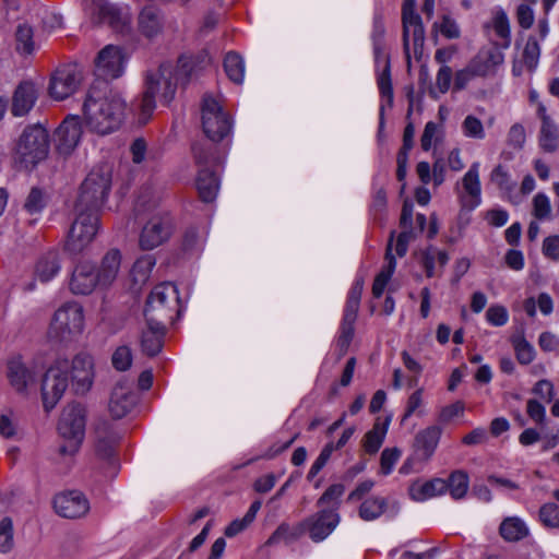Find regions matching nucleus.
<instances>
[{
  "label": "nucleus",
  "instance_id": "obj_39",
  "mask_svg": "<svg viewBox=\"0 0 559 559\" xmlns=\"http://www.w3.org/2000/svg\"><path fill=\"white\" fill-rule=\"evenodd\" d=\"M448 489L453 499L463 498L468 489V475L465 471L457 469L450 474L447 481Z\"/></svg>",
  "mask_w": 559,
  "mask_h": 559
},
{
  "label": "nucleus",
  "instance_id": "obj_41",
  "mask_svg": "<svg viewBox=\"0 0 559 559\" xmlns=\"http://www.w3.org/2000/svg\"><path fill=\"white\" fill-rule=\"evenodd\" d=\"M492 24L497 36L501 39L499 47L508 48L511 44L510 23L503 10L496 12Z\"/></svg>",
  "mask_w": 559,
  "mask_h": 559
},
{
  "label": "nucleus",
  "instance_id": "obj_32",
  "mask_svg": "<svg viewBox=\"0 0 559 559\" xmlns=\"http://www.w3.org/2000/svg\"><path fill=\"white\" fill-rule=\"evenodd\" d=\"M499 532L507 542H519L528 535L526 524L516 516L504 519L500 524Z\"/></svg>",
  "mask_w": 559,
  "mask_h": 559
},
{
  "label": "nucleus",
  "instance_id": "obj_57",
  "mask_svg": "<svg viewBox=\"0 0 559 559\" xmlns=\"http://www.w3.org/2000/svg\"><path fill=\"white\" fill-rule=\"evenodd\" d=\"M463 131L465 135L471 138L483 139L485 136L481 121L472 115L464 119Z\"/></svg>",
  "mask_w": 559,
  "mask_h": 559
},
{
  "label": "nucleus",
  "instance_id": "obj_15",
  "mask_svg": "<svg viewBox=\"0 0 559 559\" xmlns=\"http://www.w3.org/2000/svg\"><path fill=\"white\" fill-rule=\"evenodd\" d=\"M53 509L64 519H80L90 510V502L85 495L79 490L63 491L55 496Z\"/></svg>",
  "mask_w": 559,
  "mask_h": 559
},
{
  "label": "nucleus",
  "instance_id": "obj_29",
  "mask_svg": "<svg viewBox=\"0 0 559 559\" xmlns=\"http://www.w3.org/2000/svg\"><path fill=\"white\" fill-rule=\"evenodd\" d=\"M463 187L471 197V201H463V206L474 210L480 203V182L478 176V163H474L463 177Z\"/></svg>",
  "mask_w": 559,
  "mask_h": 559
},
{
  "label": "nucleus",
  "instance_id": "obj_35",
  "mask_svg": "<svg viewBox=\"0 0 559 559\" xmlns=\"http://www.w3.org/2000/svg\"><path fill=\"white\" fill-rule=\"evenodd\" d=\"M191 148L195 164L200 168H210V166L218 163L215 147L212 144L194 142Z\"/></svg>",
  "mask_w": 559,
  "mask_h": 559
},
{
  "label": "nucleus",
  "instance_id": "obj_27",
  "mask_svg": "<svg viewBox=\"0 0 559 559\" xmlns=\"http://www.w3.org/2000/svg\"><path fill=\"white\" fill-rule=\"evenodd\" d=\"M442 429L438 426H430L419 431L415 437V447L424 460H428L435 452Z\"/></svg>",
  "mask_w": 559,
  "mask_h": 559
},
{
  "label": "nucleus",
  "instance_id": "obj_3",
  "mask_svg": "<svg viewBox=\"0 0 559 559\" xmlns=\"http://www.w3.org/2000/svg\"><path fill=\"white\" fill-rule=\"evenodd\" d=\"M126 100L104 81L93 83L83 103L85 124L90 131L99 135L109 134L121 126Z\"/></svg>",
  "mask_w": 559,
  "mask_h": 559
},
{
  "label": "nucleus",
  "instance_id": "obj_51",
  "mask_svg": "<svg viewBox=\"0 0 559 559\" xmlns=\"http://www.w3.org/2000/svg\"><path fill=\"white\" fill-rule=\"evenodd\" d=\"M551 206L548 197L545 193H537L533 199V215L537 219H546L549 217Z\"/></svg>",
  "mask_w": 559,
  "mask_h": 559
},
{
  "label": "nucleus",
  "instance_id": "obj_52",
  "mask_svg": "<svg viewBox=\"0 0 559 559\" xmlns=\"http://www.w3.org/2000/svg\"><path fill=\"white\" fill-rule=\"evenodd\" d=\"M433 29L440 31V33L448 39L459 38L461 35L460 28L456 22L449 15H443L440 24L435 23Z\"/></svg>",
  "mask_w": 559,
  "mask_h": 559
},
{
  "label": "nucleus",
  "instance_id": "obj_55",
  "mask_svg": "<svg viewBox=\"0 0 559 559\" xmlns=\"http://www.w3.org/2000/svg\"><path fill=\"white\" fill-rule=\"evenodd\" d=\"M490 180L501 190L511 191L514 183L510 179V175L502 165H498L490 174Z\"/></svg>",
  "mask_w": 559,
  "mask_h": 559
},
{
  "label": "nucleus",
  "instance_id": "obj_25",
  "mask_svg": "<svg viewBox=\"0 0 559 559\" xmlns=\"http://www.w3.org/2000/svg\"><path fill=\"white\" fill-rule=\"evenodd\" d=\"M60 269L59 252L57 250H49L37 259L34 266V275L41 283H47L58 274Z\"/></svg>",
  "mask_w": 559,
  "mask_h": 559
},
{
  "label": "nucleus",
  "instance_id": "obj_7",
  "mask_svg": "<svg viewBox=\"0 0 559 559\" xmlns=\"http://www.w3.org/2000/svg\"><path fill=\"white\" fill-rule=\"evenodd\" d=\"M86 409L80 403L63 408L58 423V431L64 443L59 447L60 455H74L85 436Z\"/></svg>",
  "mask_w": 559,
  "mask_h": 559
},
{
  "label": "nucleus",
  "instance_id": "obj_18",
  "mask_svg": "<svg viewBox=\"0 0 559 559\" xmlns=\"http://www.w3.org/2000/svg\"><path fill=\"white\" fill-rule=\"evenodd\" d=\"M136 403L138 394L132 384L128 381H119L111 391L108 407L111 416L120 419L127 416Z\"/></svg>",
  "mask_w": 559,
  "mask_h": 559
},
{
  "label": "nucleus",
  "instance_id": "obj_31",
  "mask_svg": "<svg viewBox=\"0 0 559 559\" xmlns=\"http://www.w3.org/2000/svg\"><path fill=\"white\" fill-rule=\"evenodd\" d=\"M120 252L116 249L108 251L103 258L100 267L96 272L102 286H108L114 282L120 266Z\"/></svg>",
  "mask_w": 559,
  "mask_h": 559
},
{
  "label": "nucleus",
  "instance_id": "obj_28",
  "mask_svg": "<svg viewBox=\"0 0 559 559\" xmlns=\"http://www.w3.org/2000/svg\"><path fill=\"white\" fill-rule=\"evenodd\" d=\"M413 28V44L415 55L423 53L425 43V29L420 16H415L409 23H403V47L408 55L409 49V29Z\"/></svg>",
  "mask_w": 559,
  "mask_h": 559
},
{
  "label": "nucleus",
  "instance_id": "obj_23",
  "mask_svg": "<svg viewBox=\"0 0 559 559\" xmlns=\"http://www.w3.org/2000/svg\"><path fill=\"white\" fill-rule=\"evenodd\" d=\"M147 329L141 333V349L142 353L148 357H154L160 353L166 334V326L163 322L157 324L146 321Z\"/></svg>",
  "mask_w": 559,
  "mask_h": 559
},
{
  "label": "nucleus",
  "instance_id": "obj_1",
  "mask_svg": "<svg viewBox=\"0 0 559 559\" xmlns=\"http://www.w3.org/2000/svg\"><path fill=\"white\" fill-rule=\"evenodd\" d=\"M69 370L76 394H84L91 389L94 379V362L91 355L78 354L71 364L68 359H58L41 380V399L46 412H50L66 392L69 385Z\"/></svg>",
  "mask_w": 559,
  "mask_h": 559
},
{
  "label": "nucleus",
  "instance_id": "obj_58",
  "mask_svg": "<svg viewBox=\"0 0 559 559\" xmlns=\"http://www.w3.org/2000/svg\"><path fill=\"white\" fill-rule=\"evenodd\" d=\"M465 406L462 401H456L455 403L444 406L439 414L438 420L441 424H448L453 418L462 416L464 413Z\"/></svg>",
  "mask_w": 559,
  "mask_h": 559
},
{
  "label": "nucleus",
  "instance_id": "obj_60",
  "mask_svg": "<svg viewBox=\"0 0 559 559\" xmlns=\"http://www.w3.org/2000/svg\"><path fill=\"white\" fill-rule=\"evenodd\" d=\"M525 130L520 123L513 124L508 133V143L514 148H522L525 143Z\"/></svg>",
  "mask_w": 559,
  "mask_h": 559
},
{
  "label": "nucleus",
  "instance_id": "obj_26",
  "mask_svg": "<svg viewBox=\"0 0 559 559\" xmlns=\"http://www.w3.org/2000/svg\"><path fill=\"white\" fill-rule=\"evenodd\" d=\"M195 185L199 197L203 202L210 203L216 199L219 181L214 170L211 168H200Z\"/></svg>",
  "mask_w": 559,
  "mask_h": 559
},
{
  "label": "nucleus",
  "instance_id": "obj_59",
  "mask_svg": "<svg viewBox=\"0 0 559 559\" xmlns=\"http://www.w3.org/2000/svg\"><path fill=\"white\" fill-rule=\"evenodd\" d=\"M469 69L476 74V76H487L493 70L484 58V55L479 50L478 53L468 62Z\"/></svg>",
  "mask_w": 559,
  "mask_h": 559
},
{
  "label": "nucleus",
  "instance_id": "obj_13",
  "mask_svg": "<svg viewBox=\"0 0 559 559\" xmlns=\"http://www.w3.org/2000/svg\"><path fill=\"white\" fill-rule=\"evenodd\" d=\"M123 71V56L121 49L112 45L102 49L95 59L94 73L96 80L104 81L108 84L109 80L119 78Z\"/></svg>",
  "mask_w": 559,
  "mask_h": 559
},
{
  "label": "nucleus",
  "instance_id": "obj_43",
  "mask_svg": "<svg viewBox=\"0 0 559 559\" xmlns=\"http://www.w3.org/2000/svg\"><path fill=\"white\" fill-rule=\"evenodd\" d=\"M46 204L47 198L45 192L38 187H33L25 200L24 209L29 214H37L43 211Z\"/></svg>",
  "mask_w": 559,
  "mask_h": 559
},
{
  "label": "nucleus",
  "instance_id": "obj_12",
  "mask_svg": "<svg viewBox=\"0 0 559 559\" xmlns=\"http://www.w3.org/2000/svg\"><path fill=\"white\" fill-rule=\"evenodd\" d=\"M174 219L168 213L154 215L143 227L140 235V247L153 250L167 241L174 233Z\"/></svg>",
  "mask_w": 559,
  "mask_h": 559
},
{
  "label": "nucleus",
  "instance_id": "obj_61",
  "mask_svg": "<svg viewBox=\"0 0 559 559\" xmlns=\"http://www.w3.org/2000/svg\"><path fill=\"white\" fill-rule=\"evenodd\" d=\"M452 69L449 66H442L438 73H437V80L436 84L441 94H445L450 86L452 81Z\"/></svg>",
  "mask_w": 559,
  "mask_h": 559
},
{
  "label": "nucleus",
  "instance_id": "obj_46",
  "mask_svg": "<svg viewBox=\"0 0 559 559\" xmlns=\"http://www.w3.org/2000/svg\"><path fill=\"white\" fill-rule=\"evenodd\" d=\"M112 367L118 371H126L132 365V352L127 345H121L116 348L111 356Z\"/></svg>",
  "mask_w": 559,
  "mask_h": 559
},
{
  "label": "nucleus",
  "instance_id": "obj_49",
  "mask_svg": "<svg viewBox=\"0 0 559 559\" xmlns=\"http://www.w3.org/2000/svg\"><path fill=\"white\" fill-rule=\"evenodd\" d=\"M540 48L535 37H528L523 50V59L528 69H534L538 62Z\"/></svg>",
  "mask_w": 559,
  "mask_h": 559
},
{
  "label": "nucleus",
  "instance_id": "obj_22",
  "mask_svg": "<svg viewBox=\"0 0 559 559\" xmlns=\"http://www.w3.org/2000/svg\"><path fill=\"white\" fill-rule=\"evenodd\" d=\"M165 16L155 5L144 7L138 16V29L147 39H154L163 33Z\"/></svg>",
  "mask_w": 559,
  "mask_h": 559
},
{
  "label": "nucleus",
  "instance_id": "obj_5",
  "mask_svg": "<svg viewBox=\"0 0 559 559\" xmlns=\"http://www.w3.org/2000/svg\"><path fill=\"white\" fill-rule=\"evenodd\" d=\"M112 167L103 163L87 174L80 186L79 195L74 209L99 213L111 190Z\"/></svg>",
  "mask_w": 559,
  "mask_h": 559
},
{
  "label": "nucleus",
  "instance_id": "obj_56",
  "mask_svg": "<svg viewBox=\"0 0 559 559\" xmlns=\"http://www.w3.org/2000/svg\"><path fill=\"white\" fill-rule=\"evenodd\" d=\"M508 318L509 314L506 307L500 305L490 306L486 311L487 321L495 326L504 325Z\"/></svg>",
  "mask_w": 559,
  "mask_h": 559
},
{
  "label": "nucleus",
  "instance_id": "obj_21",
  "mask_svg": "<svg viewBox=\"0 0 559 559\" xmlns=\"http://www.w3.org/2000/svg\"><path fill=\"white\" fill-rule=\"evenodd\" d=\"M38 98V90L32 81H22L15 87L11 99V114L25 117L29 114Z\"/></svg>",
  "mask_w": 559,
  "mask_h": 559
},
{
  "label": "nucleus",
  "instance_id": "obj_19",
  "mask_svg": "<svg viewBox=\"0 0 559 559\" xmlns=\"http://www.w3.org/2000/svg\"><path fill=\"white\" fill-rule=\"evenodd\" d=\"M96 285H100V280L94 264L88 261L79 263L70 278V290L75 295H88Z\"/></svg>",
  "mask_w": 559,
  "mask_h": 559
},
{
  "label": "nucleus",
  "instance_id": "obj_24",
  "mask_svg": "<svg viewBox=\"0 0 559 559\" xmlns=\"http://www.w3.org/2000/svg\"><path fill=\"white\" fill-rule=\"evenodd\" d=\"M88 10L94 24L108 23L112 28L122 24L121 10L106 0H92Z\"/></svg>",
  "mask_w": 559,
  "mask_h": 559
},
{
  "label": "nucleus",
  "instance_id": "obj_54",
  "mask_svg": "<svg viewBox=\"0 0 559 559\" xmlns=\"http://www.w3.org/2000/svg\"><path fill=\"white\" fill-rule=\"evenodd\" d=\"M378 86L380 94L388 99L389 106H392L393 104V87H392V81L390 75V64L386 63L383 72L378 79Z\"/></svg>",
  "mask_w": 559,
  "mask_h": 559
},
{
  "label": "nucleus",
  "instance_id": "obj_33",
  "mask_svg": "<svg viewBox=\"0 0 559 559\" xmlns=\"http://www.w3.org/2000/svg\"><path fill=\"white\" fill-rule=\"evenodd\" d=\"M224 70L228 79L235 84H241L245 76V62L236 51H229L224 58Z\"/></svg>",
  "mask_w": 559,
  "mask_h": 559
},
{
  "label": "nucleus",
  "instance_id": "obj_14",
  "mask_svg": "<svg viewBox=\"0 0 559 559\" xmlns=\"http://www.w3.org/2000/svg\"><path fill=\"white\" fill-rule=\"evenodd\" d=\"M80 83V72L72 66H63L51 75L48 92L53 99L63 100L76 91Z\"/></svg>",
  "mask_w": 559,
  "mask_h": 559
},
{
  "label": "nucleus",
  "instance_id": "obj_62",
  "mask_svg": "<svg viewBox=\"0 0 559 559\" xmlns=\"http://www.w3.org/2000/svg\"><path fill=\"white\" fill-rule=\"evenodd\" d=\"M373 486H374V481L371 479L361 481L360 484H358L356 486V488L353 491L349 492L346 501L347 502H356V501L361 500L366 495H368L371 491Z\"/></svg>",
  "mask_w": 559,
  "mask_h": 559
},
{
  "label": "nucleus",
  "instance_id": "obj_45",
  "mask_svg": "<svg viewBox=\"0 0 559 559\" xmlns=\"http://www.w3.org/2000/svg\"><path fill=\"white\" fill-rule=\"evenodd\" d=\"M201 236L194 226L188 227L181 238L180 249L185 253H192L201 248Z\"/></svg>",
  "mask_w": 559,
  "mask_h": 559
},
{
  "label": "nucleus",
  "instance_id": "obj_44",
  "mask_svg": "<svg viewBox=\"0 0 559 559\" xmlns=\"http://www.w3.org/2000/svg\"><path fill=\"white\" fill-rule=\"evenodd\" d=\"M539 521L549 528H559V506L555 502H547L539 509Z\"/></svg>",
  "mask_w": 559,
  "mask_h": 559
},
{
  "label": "nucleus",
  "instance_id": "obj_38",
  "mask_svg": "<svg viewBox=\"0 0 559 559\" xmlns=\"http://www.w3.org/2000/svg\"><path fill=\"white\" fill-rule=\"evenodd\" d=\"M386 433V424L380 427V424H374L373 428L369 430L362 441L365 451L372 455L376 454L381 448Z\"/></svg>",
  "mask_w": 559,
  "mask_h": 559
},
{
  "label": "nucleus",
  "instance_id": "obj_53",
  "mask_svg": "<svg viewBox=\"0 0 559 559\" xmlns=\"http://www.w3.org/2000/svg\"><path fill=\"white\" fill-rule=\"evenodd\" d=\"M437 248L432 245L428 246L425 250L419 253V263L425 269L426 276H435V263H436Z\"/></svg>",
  "mask_w": 559,
  "mask_h": 559
},
{
  "label": "nucleus",
  "instance_id": "obj_34",
  "mask_svg": "<svg viewBox=\"0 0 559 559\" xmlns=\"http://www.w3.org/2000/svg\"><path fill=\"white\" fill-rule=\"evenodd\" d=\"M388 501L382 497H371L362 501L358 514L364 521H373L380 518L386 510Z\"/></svg>",
  "mask_w": 559,
  "mask_h": 559
},
{
  "label": "nucleus",
  "instance_id": "obj_36",
  "mask_svg": "<svg viewBox=\"0 0 559 559\" xmlns=\"http://www.w3.org/2000/svg\"><path fill=\"white\" fill-rule=\"evenodd\" d=\"M15 50L19 53L31 55L35 49L34 31L27 23H21L15 29Z\"/></svg>",
  "mask_w": 559,
  "mask_h": 559
},
{
  "label": "nucleus",
  "instance_id": "obj_37",
  "mask_svg": "<svg viewBox=\"0 0 559 559\" xmlns=\"http://www.w3.org/2000/svg\"><path fill=\"white\" fill-rule=\"evenodd\" d=\"M304 534V528L301 523L296 527H290L287 523H282L277 526V528L273 532V534L266 540L267 546H272L278 544L281 542H285L286 544L295 542Z\"/></svg>",
  "mask_w": 559,
  "mask_h": 559
},
{
  "label": "nucleus",
  "instance_id": "obj_10",
  "mask_svg": "<svg viewBox=\"0 0 559 559\" xmlns=\"http://www.w3.org/2000/svg\"><path fill=\"white\" fill-rule=\"evenodd\" d=\"M84 325L82 307L76 302H66L56 310L48 335L51 340L63 342L79 335Z\"/></svg>",
  "mask_w": 559,
  "mask_h": 559
},
{
  "label": "nucleus",
  "instance_id": "obj_42",
  "mask_svg": "<svg viewBox=\"0 0 559 559\" xmlns=\"http://www.w3.org/2000/svg\"><path fill=\"white\" fill-rule=\"evenodd\" d=\"M512 345L515 350L516 359L521 365H528L535 357L534 347L524 338V336H513Z\"/></svg>",
  "mask_w": 559,
  "mask_h": 559
},
{
  "label": "nucleus",
  "instance_id": "obj_30",
  "mask_svg": "<svg viewBox=\"0 0 559 559\" xmlns=\"http://www.w3.org/2000/svg\"><path fill=\"white\" fill-rule=\"evenodd\" d=\"M447 490V480L442 478H432L424 484H413L411 487V496L414 500L423 501L441 495Z\"/></svg>",
  "mask_w": 559,
  "mask_h": 559
},
{
  "label": "nucleus",
  "instance_id": "obj_16",
  "mask_svg": "<svg viewBox=\"0 0 559 559\" xmlns=\"http://www.w3.org/2000/svg\"><path fill=\"white\" fill-rule=\"evenodd\" d=\"M82 133L83 130L80 117L68 116L55 132L58 153L63 156H69L79 145Z\"/></svg>",
  "mask_w": 559,
  "mask_h": 559
},
{
  "label": "nucleus",
  "instance_id": "obj_8",
  "mask_svg": "<svg viewBox=\"0 0 559 559\" xmlns=\"http://www.w3.org/2000/svg\"><path fill=\"white\" fill-rule=\"evenodd\" d=\"M178 305L179 296L176 285L169 282L160 283L146 298L143 312L145 320L154 324L165 323L166 320L173 319L174 312H179Z\"/></svg>",
  "mask_w": 559,
  "mask_h": 559
},
{
  "label": "nucleus",
  "instance_id": "obj_2",
  "mask_svg": "<svg viewBox=\"0 0 559 559\" xmlns=\"http://www.w3.org/2000/svg\"><path fill=\"white\" fill-rule=\"evenodd\" d=\"M199 71L193 61L182 55L176 68L170 63H163L156 71L147 72L139 104L140 121L146 123L153 115L156 108V95H159L160 100L168 105L175 97L177 85L186 86Z\"/></svg>",
  "mask_w": 559,
  "mask_h": 559
},
{
  "label": "nucleus",
  "instance_id": "obj_47",
  "mask_svg": "<svg viewBox=\"0 0 559 559\" xmlns=\"http://www.w3.org/2000/svg\"><path fill=\"white\" fill-rule=\"evenodd\" d=\"M13 522L9 516L0 521V551L9 552L13 548Z\"/></svg>",
  "mask_w": 559,
  "mask_h": 559
},
{
  "label": "nucleus",
  "instance_id": "obj_63",
  "mask_svg": "<svg viewBox=\"0 0 559 559\" xmlns=\"http://www.w3.org/2000/svg\"><path fill=\"white\" fill-rule=\"evenodd\" d=\"M543 253L554 260H559V236H549L544 239Z\"/></svg>",
  "mask_w": 559,
  "mask_h": 559
},
{
  "label": "nucleus",
  "instance_id": "obj_48",
  "mask_svg": "<svg viewBox=\"0 0 559 559\" xmlns=\"http://www.w3.org/2000/svg\"><path fill=\"white\" fill-rule=\"evenodd\" d=\"M155 258L151 254L139 258L132 267V274L136 281H145L155 265Z\"/></svg>",
  "mask_w": 559,
  "mask_h": 559
},
{
  "label": "nucleus",
  "instance_id": "obj_6",
  "mask_svg": "<svg viewBox=\"0 0 559 559\" xmlns=\"http://www.w3.org/2000/svg\"><path fill=\"white\" fill-rule=\"evenodd\" d=\"M49 146L47 129L40 123L28 124L16 141L13 160L19 169L31 170L47 158Z\"/></svg>",
  "mask_w": 559,
  "mask_h": 559
},
{
  "label": "nucleus",
  "instance_id": "obj_64",
  "mask_svg": "<svg viewBox=\"0 0 559 559\" xmlns=\"http://www.w3.org/2000/svg\"><path fill=\"white\" fill-rule=\"evenodd\" d=\"M518 23L521 27L531 28L534 23V13L530 5L520 4L516 10Z\"/></svg>",
  "mask_w": 559,
  "mask_h": 559
},
{
  "label": "nucleus",
  "instance_id": "obj_40",
  "mask_svg": "<svg viewBox=\"0 0 559 559\" xmlns=\"http://www.w3.org/2000/svg\"><path fill=\"white\" fill-rule=\"evenodd\" d=\"M540 147L549 153H552L558 147V129L556 124L551 122L542 123L540 135H539Z\"/></svg>",
  "mask_w": 559,
  "mask_h": 559
},
{
  "label": "nucleus",
  "instance_id": "obj_9",
  "mask_svg": "<svg viewBox=\"0 0 559 559\" xmlns=\"http://www.w3.org/2000/svg\"><path fill=\"white\" fill-rule=\"evenodd\" d=\"M76 217L71 225L64 250L71 255L83 253L97 235L99 215L92 211L74 209Z\"/></svg>",
  "mask_w": 559,
  "mask_h": 559
},
{
  "label": "nucleus",
  "instance_id": "obj_50",
  "mask_svg": "<svg viewBox=\"0 0 559 559\" xmlns=\"http://www.w3.org/2000/svg\"><path fill=\"white\" fill-rule=\"evenodd\" d=\"M401 456V450L397 448H386L382 451L380 457V472L383 475H389L395 463Z\"/></svg>",
  "mask_w": 559,
  "mask_h": 559
},
{
  "label": "nucleus",
  "instance_id": "obj_4",
  "mask_svg": "<svg viewBox=\"0 0 559 559\" xmlns=\"http://www.w3.org/2000/svg\"><path fill=\"white\" fill-rule=\"evenodd\" d=\"M344 492L345 486L343 484L329 486L317 500L319 511L301 522L304 533L307 532L313 542L324 540L338 525L341 521L338 513L340 499Z\"/></svg>",
  "mask_w": 559,
  "mask_h": 559
},
{
  "label": "nucleus",
  "instance_id": "obj_11",
  "mask_svg": "<svg viewBox=\"0 0 559 559\" xmlns=\"http://www.w3.org/2000/svg\"><path fill=\"white\" fill-rule=\"evenodd\" d=\"M202 129L209 140L214 143L224 140L231 131V119L222 105L211 95L202 102Z\"/></svg>",
  "mask_w": 559,
  "mask_h": 559
},
{
  "label": "nucleus",
  "instance_id": "obj_17",
  "mask_svg": "<svg viewBox=\"0 0 559 559\" xmlns=\"http://www.w3.org/2000/svg\"><path fill=\"white\" fill-rule=\"evenodd\" d=\"M7 378L16 393L26 395L28 388L36 382L37 372L35 367L27 366L21 356H14L7 362Z\"/></svg>",
  "mask_w": 559,
  "mask_h": 559
},
{
  "label": "nucleus",
  "instance_id": "obj_20",
  "mask_svg": "<svg viewBox=\"0 0 559 559\" xmlns=\"http://www.w3.org/2000/svg\"><path fill=\"white\" fill-rule=\"evenodd\" d=\"M121 439V435L107 421L100 423L96 428V455L107 461L109 464L115 463L116 447Z\"/></svg>",
  "mask_w": 559,
  "mask_h": 559
}]
</instances>
